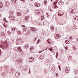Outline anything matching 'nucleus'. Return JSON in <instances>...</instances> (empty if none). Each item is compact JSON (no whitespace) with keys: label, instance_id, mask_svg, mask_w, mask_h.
Listing matches in <instances>:
<instances>
[{"label":"nucleus","instance_id":"obj_3","mask_svg":"<svg viewBox=\"0 0 78 78\" xmlns=\"http://www.w3.org/2000/svg\"><path fill=\"white\" fill-rule=\"evenodd\" d=\"M72 27L73 28L74 30H76V29H77V27L76 26V24H75L73 25V26H72Z\"/></svg>","mask_w":78,"mask_h":78},{"label":"nucleus","instance_id":"obj_14","mask_svg":"<svg viewBox=\"0 0 78 78\" xmlns=\"http://www.w3.org/2000/svg\"><path fill=\"white\" fill-rule=\"evenodd\" d=\"M16 76H19L20 75V74L19 73H16Z\"/></svg>","mask_w":78,"mask_h":78},{"label":"nucleus","instance_id":"obj_37","mask_svg":"<svg viewBox=\"0 0 78 78\" xmlns=\"http://www.w3.org/2000/svg\"><path fill=\"white\" fill-rule=\"evenodd\" d=\"M3 26H4V27L5 28H6V27H7V26L5 24H3Z\"/></svg>","mask_w":78,"mask_h":78},{"label":"nucleus","instance_id":"obj_25","mask_svg":"<svg viewBox=\"0 0 78 78\" xmlns=\"http://www.w3.org/2000/svg\"><path fill=\"white\" fill-rule=\"evenodd\" d=\"M44 4H45V5H46V4H47V1L46 0L44 1Z\"/></svg>","mask_w":78,"mask_h":78},{"label":"nucleus","instance_id":"obj_12","mask_svg":"<svg viewBox=\"0 0 78 78\" xmlns=\"http://www.w3.org/2000/svg\"><path fill=\"white\" fill-rule=\"evenodd\" d=\"M43 58H44V55H42L39 57V59L40 60H41H41Z\"/></svg>","mask_w":78,"mask_h":78},{"label":"nucleus","instance_id":"obj_58","mask_svg":"<svg viewBox=\"0 0 78 78\" xmlns=\"http://www.w3.org/2000/svg\"><path fill=\"white\" fill-rule=\"evenodd\" d=\"M47 48L46 49V50H47Z\"/></svg>","mask_w":78,"mask_h":78},{"label":"nucleus","instance_id":"obj_35","mask_svg":"<svg viewBox=\"0 0 78 78\" xmlns=\"http://www.w3.org/2000/svg\"><path fill=\"white\" fill-rule=\"evenodd\" d=\"M12 30L13 31H14L16 30V28H12Z\"/></svg>","mask_w":78,"mask_h":78},{"label":"nucleus","instance_id":"obj_16","mask_svg":"<svg viewBox=\"0 0 78 78\" xmlns=\"http://www.w3.org/2000/svg\"><path fill=\"white\" fill-rule=\"evenodd\" d=\"M17 16H18L20 17V16H21V13H20L19 12H17Z\"/></svg>","mask_w":78,"mask_h":78},{"label":"nucleus","instance_id":"obj_43","mask_svg":"<svg viewBox=\"0 0 78 78\" xmlns=\"http://www.w3.org/2000/svg\"><path fill=\"white\" fill-rule=\"evenodd\" d=\"M58 67H59V68L60 69V70H61V66H58Z\"/></svg>","mask_w":78,"mask_h":78},{"label":"nucleus","instance_id":"obj_56","mask_svg":"<svg viewBox=\"0 0 78 78\" xmlns=\"http://www.w3.org/2000/svg\"><path fill=\"white\" fill-rule=\"evenodd\" d=\"M58 75V74H56V75Z\"/></svg>","mask_w":78,"mask_h":78},{"label":"nucleus","instance_id":"obj_50","mask_svg":"<svg viewBox=\"0 0 78 78\" xmlns=\"http://www.w3.org/2000/svg\"><path fill=\"white\" fill-rule=\"evenodd\" d=\"M10 12H11V13H12V14L13 13V12H11V11H10Z\"/></svg>","mask_w":78,"mask_h":78},{"label":"nucleus","instance_id":"obj_28","mask_svg":"<svg viewBox=\"0 0 78 78\" xmlns=\"http://www.w3.org/2000/svg\"><path fill=\"white\" fill-rule=\"evenodd\" d=\"M17 0H12V3H15L16 2Z\"/></svg>","mask_w":78,"mask_h":78},{"label":"nucleus","instance_id":"obj_1","mask_svg":"<svg viewBox=\"0 0 78 78\" xmlns=\"http://www.w3.org/2000/svg\"><path fill=\"white\" fill-rule=\"evenodd\" d=\"M71 11L70 13L71 14H73V13H75L76 12V10L74 8H71L70 9Z\"/></svg>","mask_w":78,"mask_h":78},{"label":"nucleus","instance_id":"obj_32","mask_svg":"<svg viewBox=\"0 0 78 78\" xmlns=\"http://www.w3.org/2000/svg\"><path fill=\"white\" fill-rule=\"evenodd\" d=\"M42 34H43V35H44L45 34V32L44 31L42 32L41 33Z\"/></svg>","mask_w":78,"mask_h":78},{"label":"nucleus","instance_id":"obj_17","mask_svg":"<svg viewBox=\"0 0 78 78\" xmlns=\"http://www.w3.org/2000/svg\"><path fill=\"white\" fill-rule=\"evenodd\" d=\"M71 59H72V57H71V56H69L68 59V60L69 61H71Z\"/></svg>","mask_w":78,"mask_h":78},{"label":"nucleus","instance_id":"obj_4","mask_svg":"<svg viewBox=\"0 0 78 78\" xmlns=\"http://www.w3.org/2000/svg\"><path fill=\"white\" fill-rule=\"evenodd\" d=\"M55 38L57 39H59V38L61 37H60L59 34H55Z\"/></svg>","mask_w":78,"mask_h":78},{"label":"nucleus","instance_id":"obj_47","mask_svg":"<svg viewBox=\"0 0 78 78\" xmlns=\"http://www.w3.org/2000/svg\"><path fill=\"white\" fill-rule=\"evenodd\" d=\"M10 33H11V32H8V34H10Z\"/></svg>","mask_w":78,"mask_h":78},{"label":"nucleus","instance_id":"obj_57","mask_svg":"<svg viewBox=\"0 0 78 78\" xmlns=\"http://www.w3.org/2000/svg\"><path fill=\"white\" fill-rule=\"evenodd\" d=\"M19 39H20V40H21V38H19Z\"/></svg>","mask_w":78,"mask_h":78},{"label":"nucleus","instance_id":"obj_49","mask_svg":"<svg viewBox=\"0 0 78 78\" xmlns=\"http://www.w3.org/2000/svg\"><path fill=\"white\" fill-rule=\"evenodd\" d=\"M21 1H22L23 2H25V0H21Z\"/></svg>","mask_w":78,"mask_h":78},{"label":"nucleus","instance_id":"obj_7","mask_svg":"<svg viewBox=\"0 0 78 78\" xmlns=\"http://www.w3.org/2000/svg\"><path fill=\"white\" fill-rule=\"evenodd\" d=\"M35 6L36 7H39L40 4L36 2L35 3Z\"/></svg>","mask_w":78,"mask_h":78},{"label":"nucleus","instance_id":"obj_9","mask_svg":"<svg viewBox=\"0 0 78 78\" xmlns=\"http://www.w3.org/2000/svg\"><path fill=\"white\" fill-rule=\"evenodd\" d=\"M73 19H74V20H78V17L75 16H73Z\"/></svg>","mask_w":78,"mask_h":78},{"label":"nucleus","instance_id":"obj_20","mask_svg":"<svg viewBox=\"0 0 78 78\" xmlns=\"http://www.w3.org/2000/svg\"><path fill=\"white\" fill-rule=\"evenodd\" d=\"M34 47H30V48H29V49L30 50H32V49H34Z\"/></svg>","mask_w":78,"mask_h":78},{"label":"nucleus","instance_id":"obj_31","mask_svg":"<svg viewBox=\"0 0 78 78\" xmlns=\"http://www.w3.org/2000/svg\"><path fill=\"white\" fill-rule=\"evenodd\" d=\"M64 48L65 50H67V49L68 48V47L67 46H66L64 47Z\"/></svg>","mask_w":78,"mask_h":78},{"label":"nucleus","instance_id":"obj_29","mask_svg":"<svg viewBox=\"0 0 78 78\" xmlns=\"http://www.w3.org/2000/svg\"><path fill=\"white\" fill-rule=\"evenodd\" d=\"M54 7L55 8H58V6H57V5H56V4H55V5H54Z\"/></svg>","mask_w":78,"mask_h":78},{"label":"nucleus","instance_id":"obj_48","mask_svg":"<svg viewBox=\"0 0 78 78\" xmlns=\"http://www.w3.org/2000/svg\"><path fill=\"white\" fill-rule=\"evenodd\" d=\"M2 51V50L0 49V55H1V52Z\"/></svg>","mask_w":78,"mask_h":78},{"label":"nucleus","instance_id":"obj_53","mask_svg":"<svg viewBox=\"0 0 78 78\" xmlns=\"http://www.w3.org/2000/svg\"><path fill=\"white\" fill-rule=\"evenodd\" d=\"M43 49H45V47H44L43 48Z\"/></svg>","mask_w":78,"mask_h":78},{"label":"nucleus","instance_id":"obj_52","mask_svg":"<svg viewBox=\"0 0 78 78\" xmlns=\"http://www.w3.org/2000/svg\"><path fill=\"white\" fill-rule=\"evenodd\" d=\"M16 45H18V44H17V41L16 42Z\"/></svg>","mask_w":78,"mask_h":78},{"label":"nucleus","instance_id":"obj_41","mask_svg":"<svg viewBox=\"0 0 78 78\" xmlns=\"http://www.w3.org/2000/svg\"><path fill=\"white\" fill-rule=\"evenodd\" d=\"M36 39H37V38H34V41H36Z\"/></svg>","mask_w":78,"mask_h":78},{"label":"nucleus","instance_id":"obj_24","mask_svg":"<svg viewBox=\"0 0 78 78\" xmlns=\"http://www.w3.org/2000/svg\"><path fill=\"white\" fill-rule=\"evenodd\" d=\"M40 41H41V40H40V39H39L38 40V41H37V44H39V42H40Z\"/></svg>","mask_w":78,"mask_h":78},{"label":"nucleus","instance_id":"obj_46","mask_svg":"<svg viewBox=\"0 0 78 78\" xmlns=\"http://www.w3.org/2000/svg\"><path fill=\"white\" fill-rule=\"evenodd\" d=\"M50 11H51V12H53V10H52V9H50Z\"/></svg>","mask_w":78,"mask_h":78},{"label":"nucleus","instance_id":"obj_40","mask_svg":"<svg viewBox=\"0 0 78 78\" xmlns=\"http://www.w3.org/2000/svg\"><path fill=\"white\" fill-rule=\"evenodd\" d=\"M3 20H4V22H5L6 20V18H4Z\"/></svg>","mask_w":78,"mask_h":78},{"label":"nucleus","instance_id":"obj_11","mask_svg":"<svg viewBox=\"0 0 78 78\" xmlns=\"http://www.w3.org/2000/svg\"><path fill=\"white\" fill-rule=\"evenodd\" d=\"M29 18V16H25V19L26 21H28V19Z\"/></svg>","mask_w":78,"mask_h":78},{"label":"nucleus","instance_id":"obj_23","mask_svg":"<svg viewBox=\"0 0 78 78\" xmlns=\"http://www.w3.org/2000/svg\"><path fill=\"white\" fill-rule=\"evenodd\" d=\"M74 72L75 73H76V74H77V73H78V71L77 70H75L74 71Z\"/></svg>","mask_w":78,"mask_h":78},{"label":"nucleus","instance_id":"obj_21","mask_svg":"<svg viewBox=\"0 0 78 78\" xmlns=\"http://www.w3.org/2000/svg\"><path fill=\"white\" fill-rule=\"evenodd\" d=\"M69 38L70 39L72 40V39H73L74 37H73L70 36L69 37Z\"/></svg>","mask_w":78,"mask_h":78},{"label":"nucleus","instance_id":"obj_2","mask_svg":"<svg viewBox=\"0 0 78 78\" xmlns=\"http://www.w3.org/2000/svg\"><path fill=\"white\" fill-rule=\"evenodd\" d=\"M30 30L32 31L33 32H34V33H37V29H36L34 27H30Z\"/></svg>","mask_w":78,"mask_h":78},{"label":"nucleus","instance_id":"obj_34","mask_svg":"<svg viewBox=\"0 0 78 78\" xmlns=\"http://www.w3.org/2000/svg\"><path fill=\"white\" fill-rule=\"evenodd\" d=\"M10 19L11 20H14V18H12V16H11V17H10Z\"/></svg>","mask_w":78,"mask_h":78},{"label":"nucleus","instance_id":"obj_45","mask_svg":"<svg viewBox=\"0 0 78 78\" xmlns=\"http://www.w3.org/2000/svg\"><path fill=\"white\" fill-rule=\"evenodd\" d=\"M46 15H47V16L48 17V13H46Z\"/></svg>","mask_w":78,"mask_h":78},{"label":"nucleus","instance_id":"obj_54","mask_svg":"<svg viewBox=\"0 0 78 78\" xmlns=\"http://www.w3.org/2000/svg\"><path fill=\"white\" fill-rule=\"evenodd\" d=\"M1 5H3V3H1Z\"/></svg>","mask_w":78,"mask_h":78},{"label":"nucleus","instance_id":"obj_15","mask_svg":"<svg viewBox=\"0 0 78 78\" xmlns=\"http://www.w3.org/2000/svg\"><path fill=\"white\" fill-rule=\"evenodd\" d=\"M65 43L67 44H70V41L67 40H65Z\"/></svg>","mask_w":78,"mask_h":78},{"label":"nucleus","instance_id":"obj_51","mask_svg":"<svg viewBox=\"0 0 78 78\" xmlns=\"http://www.w3.org/2000/svg\"><path fill=\"white\" fill-rule=\"evenodd\" d=\"M18 41H20V39H18Z\"/></svg>","mask_w":78,"mask_h":78},{"label":"nucleus","instance_id":"obj_8","mask_svg":"<svg viewBox=\"0 0 78 78\" xmlns=\"http://www.w3.org/2000/svg\"><path fill=\"white\" fill-rule=\"evenodd\" d=\"M65 72H66V73H68L69 71H70V69L69 68L66 67V69L65 70Z\"/></svg>","mask_w":78,"mask_h":78},{"label":"nucleus","instance_id":"obj_33","mask_svg":"<svg viewBox=\"0 0 78 78\" xmlns=\"http://www.w3.org/2000/svg\"><path fill=\"white\" fill-rule=\"evenodd\" d=\"M44 20V16H42L41 17V20Z\"/></svg>","mask_w":78,"mask_h":78},{"label":"nucleus","instance_id":"obj_13","mask_svg":"<svg viewBox=\"0 0 78 78\" xmlns=\"http://www.w3.org/2000/svg\"><path fill=\"white\" fill-rule=\"evenodd\" d=\"M17 49L19 51H21V52H22V49H21V47H19L17 48Z\"/></svg>","mask_w":78,"mask_h":78},{"label":"nucleus","instance_id":"obj_5","mask_svg":"<svg viewBox=\"0 0 78 78\" xmlns=\"http://www.w3.org/2000/svg\"><path fill=\"white\" fill-rule=\"evenodd\" d=\"M22 62V60L20 58L16 60V62L18 64H20Z\"/></svg>","mask_w":78,"mask_h":78},{"label":"nucleus","instance_id":"obj_36","mask_svg":"<svg viewBox=\"0 0 78 78\" xmlns=\"http://www.w3.org/2000/svg\"><path fill=\"white\" fill-rule=\"evenodd\" d=\"M58 52H57V53H56V58H57V57H58Z\"/></svg>","mask_w":78,"mask_h":78},{"label":"nucleus","instance_id":"obj_42","mask_svg":"<svg viewBox=\"0 0 78 78\" xmlns=\"http://www.w3.org/2000/svg\"><path fill=\"white\" fill-rule=\"evenodd\" d=\"M5 23H8V21H7V20H6V21H4Z\"/></svg>","mask_w":78,"mask_h":78},{"label":"nucleus","instance_id":"obj_39","mask_svg":"<svg viewBox=\"0 0 78 78\" xmlns=\"http://www.w3.org/2000/svg\"><path fill=\"white\" fill-rule=\"evenodd\" d=\"M48 49L49 50H50L51 51H52V48H49Z\"/></svg>","mask_w":78,"mask_h":78},{"label":"nucleus","instance_id":"obj_44","mask_svg":"<svg viewBox=\"0 0 78 78\" xmlns=\"http://www.w3.org/2000/svg\"><path fill=\"white\" fill-rule=\"evenodd\" d=\"M21 26H22V27H25V26L23 25H21Z\"/></svg>","mask_w":78,"mask_h":78},{"label":"nucleus","instance_id":"obj_27","mask_svg":"<svg viewBox=\"0 0 78 78\" xmlns=\"http://www.w3.org/2000/svg\"><path fill=\"white\" fill-rule=\"evenodd\" d=\"M45 62L46 63V64L47 65V64H48V61L47 60H46L45 61Z\"/></svg>","mask_w":78,"mask_h":78},{"label":"nucleus","instance_id":"obj_19","mask_svg":"<svg viewBox=\"0 0 78 78\" xmlns=\"http://www.w3.org/2000/svg\"><path fill=\"white\" fill-rule=\"evenodd\" d=\"M51 70L52 71H53V72H54V71H55V70H56V69L55 68V67H53L52 68Z\"/></svg>","mask_w":78,"mask_h":78},{"label":"nucleus","instance_id":"obj_10","mask_svg":"<svg viewBox=\"0 0 78 78\" xmlns=\"http://www.w3.org/2000/svg\"><path fill=\"white\" fill-rule=\"evenodd\" d=\"M58 4L59 5H63V1L61 0L59 1Z\"/></svg>","mask_w":78,"mask_h":78},{"label":"nucleus","instance_id":"obj_59","mask_svg":"<svg viewBox=\"0 0 78 78\" xmlns=\"http://www.w3.org/2000/svg\"><path fill=\"white\" fill-rule=\"evenodd\" d=\"M51 0V1L52 2V0Z\"/></svg>","mask_w":78,"mask_h":78},{"label":"nucleus","instance_id":"obj_18","mask_svg":"<svg viewBox=\"0 0 78 78\" xmlns=\"http://www.w3.org/2000/svg\"><path fill=\"white\" fill-rule=\"evenodd\" d=\"M54 29V27L52 26H51V31H53V29Z\"/></svg>","mask_w":78,"mask_h":78},{"label":"nucleus","instance_id":"obj_55","mask_svg":"<svg viewBox=\"0 0 78 78\" xmlns=\"http://www.w3.org/2000/svg\"><path fill=\"white\" fill-rule=\"evenodd\" d=\"M22 34L21 33H20V34Z\"/></svg>","mask_w":78,"mask_h":78},{"label":"nucleus","instance_id":"obj_22","mask_svg":"<svg viewBox=\"0 0 78 78\" xmlns=\"http://www.w3.org/2000/svg\"><path fill=\"white\" fill-rule=\"evenodd\" d=\"M28 45H25L24 46V48H26L27 49L28 48Z\"/></svg>","mask_w":78,"mask_h":78},{"label":"nucleus","instance_id":"obj_30","mask_svg":"<svg viewBox=\"0 0 78 78\" xmlns=\"http://www.w3.org/2000/svg\"><path fill=\"white\" fill-rule=\"evenodd\" d=\"M47 41L49 44H51V41H50L49 40H47Z\"/></svg>","mask_w":78,"mask_h":78},{"label":"nucleus","instance_id":"obj_26","mask_svg":"<svg viewBox=\"0 0 78 78\" xmlns=\"http://www.w3.org/2000/svg\"><path fill=\"white\" fill-rule=\"evenodd\" d=\"M73 49L74 50H76V49H75V45H73Z\"/></svg>","mask_w":78,"mask_h":78},{"label":"nucleus","instance_id":"obj_6","mask_svg":"<svg viewBox=\"0 0 78 78\" xmlns=\"http://www.w3.org/2000/svg\"><path fill=\"white\" fill-rule=\"evenodd\" d=\"M29 62L34 61V58L32 57H30L29 59Z\"/></svg>","mask_w":78,"mask_h":78},{"label":"nucleus","instance_id":"obj_38","mask_svg":"<svg viewBox=\"0 0 78 78\" xmlns=\"http://www.w3.org/2000/svg\"><path fill=\"white\" fill-rule=\"evenodd\" d=\"M23 30H24V31H25L27 30V29H26V28H23Z\"/></svg>","mask_w":78,"mask_h":78}]
</instances>
